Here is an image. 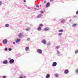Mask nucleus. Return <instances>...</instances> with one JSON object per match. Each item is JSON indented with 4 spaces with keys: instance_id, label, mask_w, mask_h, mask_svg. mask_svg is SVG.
<instances>
[{
    "instance_id": "1",
    "label": "nucleus",
    "mask_w": 78,
    "mask_h": 78,
    "mask_svg": "<svg viewBox=\"0 0 78 78\" xmlns=\"http://www.w3.org/2000/svg\"><path fill=\"white\" fill-rule=\"evenodd\" d=\"M14 60L13 59H11L9 61V62L10 64H12L14 63Z\"/></svg>"
},
{
    "instance_id": "15",
    "label": "nucleus",
    "mask_w": 78,
    "mask_h": 78,
    "mask_svg": "<svg viewBox=\"0 0 78 78\" xmlns=\"http://www.w3.org/2000/svg\"><path fill=\"white\" fill-rule=\"evenodd\" d=\"M18 36L19 37H21L22 36V34H20L18 35Z\"/></svg>"
},
{
    "instance_id": "36",
    "label": "nucleus",
    "mask_w": 78,
    "mask_h": 78,
    "mask_svg": "<svg viewBox=\"0 0 78 78\" xmlns=\"http://www.w3.org/2000/svg\"><path fill=\"white\" fill-rule=\"evenodd\" d=\"M24 78H27V76H24Z\"/></svg>"
},
{
    "instance_id": "40",
    "label": "nucleus",
    "mask_w": 78,
    "mask_h": 78,
    "mask_svg": "<svg viewBox=\"0 0 78 78\" xmlns=\"http://www.w3.org/2000/svg\"><path fill=\"white\" fill-rule=\"evenodd\" d=\"M36 9V8H35V9Z\"/></svg>"
},
{
    "instance_id": "9",
    "label": "nucleus",
    "mask_w": 78,
    "mask_h": 78,
    "mask_svg": "<svg viewBox=\"0 0 78 78\" xmlns=\"http://www.w3.org/2000/svg\"><path fill=\"white\" fill-rule=\"evenodd\" d=\"M50 29L48 27H46L44 29V31H48Z\"/></svg>"
},
{
    "instance_id": "4",
    "label": "nucleus",
    "mask_w": 78,
    "mask_h": 78,
    "mask_svg": "<svg viewBox=\"0 0 78 78\" xmlns=\"http://www.w3.org/2000/svg\"><path fill=\"white\" fill-rule=\"evenodd\" d=\"M16 43H19L20 41V39L19 38H17L16 40Z\"/></svg>"
},
{
    "instance_id": "38",
    "label": "nucleus",
    "mask_w": 78,
    "mask_h": 78,
    "mask_svg": "<svg viewBox=\"0 0 78 78\" xmlns=\"http://www.w3.org/2000/svg\"><path fill=\"white\" fill-rule=\"evenodd\" d=\"M13 44H15V42H13Z\"/></svg>"
},
{
    "instance_id": "30",
    "label": "nucleus",
    "mask_w": 78,
    "mask_h": 78,
    "mask_svg": "<svg viewBox=\"0 0 78 78\" xmlns=\"http://www.w3.org/2000/svg\"><path fill=\"white\" fill-rule=\"evenodd\" d=\"M2 4V2L1 1H0V5H1Z\"/></svg>"
},
{
    "instance_id": "3",
    "label": "nucleus",
    "mask_w": 78,
    "mask_h": 78,
    "mask_svg": "<svg viewBox=\"0 0 78 78\" xmlns=\"http://www.w3.org/2000/svg\"><path fill=\"white\" fill-rule=\"evenodd\" d=\"M37 52L40 54H41L42 52V51L41 49H38L37 50Z\"/></svg>"
},
{
    "instance_id": "13",
    "label": "nucleus",
    "mask_w": 78,
    "mask_h": 78,
    "mask_svg": "<svg viewBox=\"0 0 78 78\" xmlns=\"http://www.w3.org/2000/svg\"><path fill=\"white\" fill-rule=\"evenodd\" d=\"M41 27H39L37 28V30L38 31H41Z\"/></svg>"
},
{
    "instance_id": "22",
    "label": "nucleus",
    "mask_w": 78,
    "mask_h": 78,
    "mask_svg": "<svg viewBox=\"0 0 78 78\" xmlns=\"http://www.w3.org/2000/svg\"><path fill=\"white\" fill-rule=\"evenodd\" d=\"M78 52V50H77L75 51V53H77Z\"/></svg>"
},
{
    "instance_id": "26",
    "label": "nucleus",
    "mask_w": 78,
    "mask_h": 78,
    "mask_svg": "<svg viewBox=\"0 0 78 78\" xmlns=\"http://www.w3.org/2000/svg\"><path fill=\"white\" fill-rule=\"evenodd\" d=\"M76 72L77 73H78V69H77L76 71Z\"/></svg>"
},
{
    "instance_id": "21",
    "label": "nucleus",
    "mask_w": 78,
    "mask_h": 78,
    "mask_svg": "<svg viewBox=\"0 0 78 78\" xmlns=\"http://www.w3.org/2000/svg\"><path fill=\"white\" fill-rule=\"evenodd\" d=\"M76 24H74L73 26V27H75V26H76Z\"/></svg>"
},
{
    "instance_id": "33",
    "label": "nucleus",
    "mask_w": 78,
    "mask_h": 78,
    "mask_svg": "<svg viewBox=\"0 0 78 78\" xmlns=\"http://www.w3.org/2000/svg\"><path fill=\"white\" fill-rule=\"evenodd\" d=\"M58 48H59V46H57L56 47V48H57V49H58Z\"/></svg>"
},
{
    "instance_id": "14",
    "label": "nucleus",
    "mask_w": 78,
    "mask_h": 78,
    "mask_svg": "<svg viewBox=\"0 0 78 78\" xmlns=\"http://www.w3.org/2000/svg\"><path fill=\"white\" fill-rule=\"evenodd\" d=\"M25 49L26 51H28V50H29V47H26Z\"/></svg>"
},
{
    "instance_id": "31",
    "label": "nucleus",
    "mask_w": 78,
    "mask_h": 78,
    "mask_svg": "<svg viewBox=\"0 0 78 78\" xmlns=\"http://www.w3.org/2000/svg\"><path fill=\"white\" fill-rule=\"evenodd\" d=\"M40 12H41V13H44V11H41Z\"/></svg>"
},
{
    "instance_id": "29",
    "label": "nucleus",
    "mask_w": 78,
    "mask_h": 78,
    "mask_svg": "<svg viewBox=\"0 0 78 78\" xmlns=\"http://www.w3.org/2000/svg\"><path fill=\"white\" fill-rule=\"evenodd\" d=\"M76 14L78 15V10H77V11L76 12Z\"/></svg>"
},
{
    "instance_id": "25",
    "label": "nucleus",
    "mask_w": 78,
    "mask_h": 78,
    "mask_svg": "<svg viewBox=\"0 0 78 78\" xmlns=\"http://www.w3.org/2000/svg\"><path fill=\"white\" fill-rule=\"evenodd\" d=\"M5 51H7V50H8V48H5Z\"/></svg>"
},
{
    "instance_id": "6",
    "label": "nucleus",
    "mask_w": 78,
    "mask_h": 78,
    "mask_svg": "<svg viewBox=\"0 0 78 78\" xmlns=\"http://www.w3.org/2000/svg\"><path fill=\"white\" fill-rule=\"evenodd\" d=\"M56 65H57V63L56 62H54L52 64V66L53 67H55V66H56Z\"/></svg>"
},
{
    "instance_id": "8",
    "label": "nucleus",
    "mask_w": 78,
    "mask_h": 78,
    "mask_svg": "<svg viewBox=\"0 0 78 78\" xmlns=\"http://www.w3.org/2000/svg\"><path fill=\"white\" fill-rule=\"evenodd\" d=\"M64 73L65 74H67L69 73V70L68 69H66L65 70Z\"/></svg>"
},
{
    "instance_id": "39",
    "label": "nucleus",
    "mask_w": 78,
    "mask_h": 78,
    "mask_svg": "<svg viewBox=\"0 0 78 78\" xmlns=\"http://www.w3.org/2000/svg\"><path fill=\"white\" fill-rule=\"evenodd\" d=\"M8 59H11V58H9Z\"/></svg>"
},
{
    "instance_id": "28",
    "label": "nucleus",
    "mask_w": 78,
    "mask_h": 78,
    "mask_svg": "<svg viewBox=\"0 0 78 78\" xmlns=\"http://www.w3.org/2000/svg\"><path fill=\"white\" fill-rule=\"evenodd\" d=\"M55 76L56 77H58V75L57 74H56Z\"/></svg>"
},
{
    "instance_id": "24",
    "label": "nucleus",
    "mask_w": 78,
    "mask_h": 78,
    "mask_svg": "<svg viewBox=\"0 0 78 78\" xmlns=\"http://www.w3.org/2000/svg\"><path fill=\"white\" fill-rule=\"evenodd\" d=\"M3 78H6V76H2Z\"/></svg>"
},
{
    "instance_id": "19",
    "label": "nucleus",
    "mask_w": 78,
    "mask_h": 78,
    "mask_svg": "<svg viewBox=\"0 0 78 78\" xmlns=\"http://www.w3.org/2000/svg\"><path fill=\"white\" fill-rule=\"evenodd\" d=\"M40 27H43V24H40Z\"/></svg>"
},
{
    "instance_id": "18",
    "label": "nucleus",
    "mask_w": 78,
    "mask_h": 78,
    "mask_svg": "<svg viewBox=\"0 0 78 78\" xmlns=\"http://www.w3.org/2000/svg\"><path fill=\"white\" fill-rule=\"evenodd\" d=\"M62 34V33H61L58 34V36H61Z\"/></svg>"
},
{
    "instance_id": "5",
    "label": "nucleus",
    "mask_w": 78,
    "mask_h": 78,
    "mask_svg": "<svg viewBox=\"0 0 78 78\" xmlns=\"http://www.w3.org/2000/svg\"><path fill=\"white\" fill-rule=\"evenodd\" d=\"M50 5V3L48 2L46 4V8H48L49 6Z\"/></svg>"
},
{
    "instance_id": "17",
    "label": "nucleus",
    "mask_w": 78,
    "mask_h": 78,
    "mask_svg": "<svg viewBox=\"0 0 78 78\" xmlns=\"http://www.w3.org/2000/svg\"><path fill=\"white\" fill-rule=\"evenodd\" d=\"M9 24H6L5 25V27H9Z\"/></svg>"
},
{
    "instance_id": "35",
    "label": "nucleus",
    "mask_w": 78,
    "mask_h": 78,
    "mask_svg": "<svg viewBox=\"0 0 78 78\" xmlns=\"http://www.w3.org/2000/svg\"><path fill=\"white\" fill-rule=\"evenodd\" d=\"M50 2H53L54 0H50Z\"/></svg>"
},
{
    "instance_id": "20",
    "label": "nucleus",
    "mask_w": 78,
    "mask_h": 78,
    "mask_svg": "<svg viewBox=\"0 0 78 78\" xmlns=\"http://www.w3.org/2000/svg\"><path fill=\"white\" fill-rule=\"evenodd\" d=\"M26 31H29V30H30V29L29 28H27L26 29Z\"/></svg>"
},
{
    "instance_id": "27",
    "label": "nucleus",
    "mask_w": 78,
    "mask_h": 78,
    "mask_svg": "<svg viewBox=\"0 0 78 78\" xmlns=\"http://www.w3.org/2000/svg\"><path fill=\"white\" fill-rule=\"evenodd\" d=\"M64 21H65V20H63L61 21V23H63V22H64Z\"/></svg>"
},
{
    "instance_id": "37",
    "label": "nucleus",
    "mask_w": 78,
    "mask_h": 78,
    "mask_svg": "<svg viewBox=\"0 0 78 78\" xmlns=\"http://www.w3.org/2000/svg\"><path fill=\"white\" fill-rule=\"evenodd\" d=\"M24 2H26V0H24Z\"/></svg>"
},
{
    "instance_id": "7",
    "label": "nucleus",
    "mask_w": 78,
    "mask_h": 78,
    "mask_svg": "<svg viewBox=\"0 0 78 78\" xmlns=\"http://www.w3.org/2000/svg\"><path fill=\"white\" fill-rule=\"evenodd\" d=\"M3 63L4 64H6L8 63V60H5L3 61Z\"/></svg>"
},
{
    "instance_id": "11",
    "label": "nucleus",
    "mask_w": 78,
    "mask_h": 78,
    "mask_svg": "<svg viewBox=\"0 0 78 78\" xmlns=\"http://www.w3.org/2000/svg\"><path fill=\"white\" fill-rule=\"evenodd\" d=\"M42 42L44 44H46V41L45 40H43L42 41Z\"/></svg>"
},
{
    "instance_id": "34",
    "label": "nucleus",
    "mask_w": 78,
    "mask_h": 78,
    "mask_svg": "<svg viewBox=\"0 0 78 78\" xmlns=\"http://www.w3.org/2000/svg\"><path fill=\"white\" fill-rule=\"evenodd\" d=\"M46 2H47V1H44V3H46Z\"/></svg>"
},
{
    "instance_id": "12",
    "label": "nucleus",
    "mask_w": 78,
    "mask_h": 78,
    "mask_svg": "<svg viewBox=\"0 0 78 78\" xmlns=\"http://www.w3.org/2000/svg\"><path fill=\"white\" fill-rule=\"evenodd\" d=\"M50 76V74H48L46 76V77L47 78H48Z\"/></svg>"
},
{
    "instance_id": "32",
    "label": "nucleus",
    "mask_w": 78,
    "mask_h": 78,
    "mask_svg": "<svg viewBox=\"0 0 78 78\" xmlns=\"http://www.w3.org/2000/svg\"><path fill=\"white\" fill-rule=\"evenodd\" d=\"M36 7H37V8H39V5H37L36 6Z\"/></svg>"
},
{
    "instance_id": "10",
    "label": "nucleus",
    "mask_w": 78,
    "mask_h": 78,
    "mask_svg": "<svg viewBox=\"0 0 78 78\" xmlns=\"http://www.w3.org/2000/svg\"><path fill=\"white\" fill-rule=\"evenodd\" d=\"M42 16V15L39 14L37 16V18H41V17Z\"/></svg>"
},
{
    "instance_id": "2",
    "label": "nucleus",
    "mask_w": 78,
    "mask_h": 78,
    "mask_svg": "<svg viewBox=\"0 0 78 78\" xmlns=\"http://www.w3.org/2000/svg\"><path fill=\"white\" fill-rule=\"evenodd\" d=\"M7 42H8V41L6 39L3 40V44H7Z\"/></svg>"
},
{
    "instance_id": "16",
    "label": "nucleus",
    "mask_w": 78,
    "mask_h": 78,
    "mask_svg": "<svg viewBox=\"0 0 78 78\" xmlns=\"http://www.w3.org/2000/svg\"><path fill=\"white\" fill-rule=\"evenodd\" d=\"M63 31V30H58V32L59 33H62Z\"/></svg>"
},
{
    "instance_id": "23",
    "label": "nucleus",
    "mask_w": 78,
    "mask_h": 78,
    "mask_svg": "<svg viewBox=\"0 0 78 78\" xmlns=\"http://www.w3.org/2000/svg\"><path fill=\"white\" fill-rule=\"evenodd\" d=\"M9 51H11V50H12V49H11L10 48H9Z\"/></svg>"
}]
</instances>
